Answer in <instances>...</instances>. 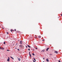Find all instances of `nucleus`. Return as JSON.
Instances as JSON below:
<instances>
[{"instance_id": "f257e3e1", "label": "nucleus", "mask_w": 62, "mask_h": 62, "mask_svg": "<svg viewBox=\"0 0 62 62\" xmlns=\"http://www.w3.org/2000/svg\"><path fill=\"white\" fill-rule=\"evenodd\" d=\"M19 46H20L21 48H23V47H24L22 45H19Z\"/></svg>"}, {"instance_id": "f03ea898", "label": "nucleus", "mask_w": 62, "mask_h": 62, "mask_svg": "<svg viewBox=\"0 0 62 62\" xmlns=\"http://www.w3.org/2000/svg\"><path fill=\"white\" fill-rule=\"evenodd\" d=\"M9 59L10 58H9V57H8V58L7 59V61H8V62H9Z\"/></svg>"}, {"instance_id": "7ed1b4c3", "label": "nucleus", "mask_w": 62, "mask_h": 62, "mask_svg": "<svg viewBox=\"0 0 62 62\" xmlns=\"http://www.w3.org/2000/svg\"><path fill=\"white\" fill-rule=\"evenodd\" d=\"M54 53H56V54H58V52L56 51H55Z\"/></svg>"}, {"instance_id": "20e7f679", "label": "nucleus", "mask_w": 62, "mask_h": 62, "mask_svg": "<svg viewBox=\"0 0 62 62\" xmlns=\"http://www.w3.org/2000/svg\"><path fill=\"white\" fill-rule=\"evenodd\" d=\"M49 48H47L46 49V51H48V50H49Z\"/></svg>"}, {"instance_id": "39448f33", "label": "nucleus", "mask_w": 62, "mask_h": 62, "mask_svg": "<svg viewBox=\"0 0 62 62\" xmlns=\"http://www.w3.org/2000/svg\"><path fill=\"white\" fill-rule=\"evenodd\" d=\"M46 60L47 62H49V60L48 59H46Z\"/></svg>"}, {"instance_id": "423d86ee", "label": "nucleus", "mask_w": 62, "mask_h": 62, "mask_svg": "<svg viewBox=\"0 0 62 62\" xmlns=\"http://www.w3.org/2000/svg\"><path fill=\"white\" fill-rule=\"evenodd\" d=\"M18 59L19 61H21V59H20V58H18Z\"/></svg>"}, {"instance_id": "0eeeda50", "label": "nucleus", "mask_w": 62, "mask_h": 62, "mask_svg": "<svg viewBox=\"0 0 62 62\" xmlns=\"http://www.w3.org/2000/svg\"><path fill=\"white\" fill-rule=\"evenodd\" d=\"M27 46H28V47H29V48H31L30 46H29L28 45H27Z\"/></svg>"}, {"instance_id": "6e6552de", "label": "nucleus", "mask_w": 62, "mask_h": 62, "mask_svg": "<svg viewBox=\"0 0 62 62\" xmlns=\"http://www.w3.org/2000/svg\"><path fill=\"white\" fill-rule=\"evenodd\" d=\"M33 59L34 60H35V61H36V59H35V58H34Z\"/></svg>"}, {"instance_id": "1a4fd4ad", "label": "nucleus", "mask_w": 62, "mask_h": 62, "mask_svg": "<svg viewBox=\"0 0 62 62\" xmlns=\"http://www.w3.org/2000/svg\"><path fill=\"white\" fill-rule=\"evenodd\" d=\"M38 37L39 38H41V36H38Z\"/></svg>"}, {"instance_id": "9d476101", "label": "nucleus", "mask_w": 62, "mask_h": 62, "mask_svg": "<svg viewBox=\"0 0 62 62\" xmlns=\"http://www.w3.org/2000/svg\"><path fill=\"white\" fill-rule=\"evenodd\" d=\"M11 57V58H12V59H13L14 60V58H13V57Z\"/></svg>"}, {"instance_id": "9b49d317", "label": "nucleus", "mask_w": 62, "mask_h": 62, "mask_svg": "<svg viewBox=\"0 0 62 62\" xmlns=\"http://www.w3.org/2000/svg\"><path fill=\"white\" fill-rule=\"evenodd\" d=\"M22 41H20V44H22Z\"/></svg>"}, {"instance_id": "f8f14e48", "label": "nucleus", "mask_w": 62, "mask_h": 62, "mask_svg": "<svg viewBox=\"0 0 62 62\" xmlns=\"http://www.w3.org/2000/svg\"><path fill=\"white\" fill-rule=\"evenodd\" d=\"M1 49H2V50H4V48H1Z\"/></svg>"}, {"instance_id": "ddd939ff", "label": "nucleus", "mask_w": 62, "mask_h": 62, "mask_svg": "<svg viewBox=\"0 0 62 62\" xmlns=\"http://www.w3.org/2000/svg\"><path fill=\"white\" fill-rule=\"evenodd\" d=\"M16 33H18V32H19V31H16Z\"/></svg>"}, {"instance_id": "4468645a", "label": "nucleus", "mask_w": 62, "mask_h": 62, "mask_svg": "<svg viewBox=\"0 0 62 62\" xmlns=\"http://www.w3.org/2000/svg\"><path fill=\"white\" fill-rule=\"evenodd\" d=\"M44 50H43L42 51V52H44Z\"/></svg>"}, {"instance_id": "2eb2a0df", "label": "nucleus", "mask_w": 62, "mask_h": 62, "mask_svg": "<svg viewBox=\"0 0 62 62\" xmlns=\"http://www.w3.org/2000/svg\"><path fill=\"white\" fill-rule=\"evenodd\" d=\"M32 55H35V54H34V53H32Z\"/></svg>"}, {"instance_id": "dca6fc26", "label": "nucleus", "mask_w": 62, "mask_h": 62, "mask_svg": "<svg viewBox=\"0 0 62 62\" xmlns=\"http://www.w3.org/2000/svg\"><path fill=\"white\" fill-rule=\"evenodd\" d=\"M30 54V57H31V54Z\"/></svg>"}, {"instance_id": "f3484780", "label": "nucleus", "mask_w": 62, "mask_h": 62, "mask_svg": "<svg viewBox=\"0 0 62 62\" xmlns=\"http://www.w3.org/2000/svg\"><path fill=\"white\" fill-rule=\"evenodd\" d=\"M5 43H6L4 42V44H5Z\"/></svg>"}, {"instance_id": "a211bd4d", "label": "nucleus", "mask_w": 62, "mask_h": 62, "mask_svg": "<svg viewBox=\"0 0 62 62\" xmlns=\"http://www.w3.org/2000/svg\"><path fill=\"white\" fill-rule=\"evenodd\" d=\"M52 54H50V55H52Z\"/></svg>"}, {"instance_id": "6ab92c4d", "label": "nucleus", "mask_w": 62, "mask_h": 62, "mask_svg": "<svg viewBox=\"0 0 62 62\" xmlns=\"http://www.w3.org/2000/svg\"><path fill=\"white\" fill-rule=\"evenodd\" d=\"M12 30H10V31H11V32H12Z\"/></svg>"}, {"instance_id": "aec40b11", "label": "nucleus", "mask_w": 62, "mask_h": 62, "mask_svg": "<svg viewBox=\"0 0 62 62\" xmlns=\"http://www.w3.org/2000/svg\"><path fill=\"white\" fill-rule=\"evenodd\" d=\"M35 49H38V48H37V47H36V48H35Z\"/></svg>"}, {"instance_id": "412c9836", "label": "nucleus", "mask_w": 62, "mask_h": 62, "mask_svg": "<svg viewBox=\"0 0 62 62\" xmlns=\"http://www.w3.org/2000/svg\"><path fill=\"white\" fill-rule=\"evenodd\" d=\"M17 50H18V51H20V50H19V49H18Z\"/></svg>"}, {"instance_id": "4be33fe9", "label": "nucleus", "mask_w": 62, "mask_h": 62, "mask_svg": "<svg viewBox=\"0 0 62 62\" xmlns=\"http://www.w3.org/2000/svg\"><path fill=\"white\" fill-rule=\"evenodd\" d=\"M33 62H35V61H34V60H33Z\"/></svg>"}, {"instance_id": "5701e85b", "label": "nucleus", "mask_w": 62, "mask_h": 62, "mask_svg": "<svg viewBox=\"0 0 62 62\" xmlns=\"http://www.w3.org/2000/svg\"><path fill=\"white\" fill-rule=\"evenodd\" d=\"M58 61H59V62H61V61H59V60Z\"/></svg>"}, {"instance_id": "b1692460", "label": "nucleus", "mask_w": 62, "mask_h": 62, "mask_svg": "<svg viewBox=\"0 0 62 62\" xmlns=\"http://www.w3.org/2000/svg\"><path fill=\"white\" fill-rule=\"evenodd\" d=\"M28 50H29V51H30V49L29 48V49H28Z\"/></svg>"}, {"instance_id": "393cba45", "label": "nucleus", "mask_w": 62, "mask_h": 62, "mask_svg": "<svg viewBox=\"0 0 62 62\" xmlns=\"http://www.w3.org/2000/svg\"><path fill=\"white\" fill-rule=\"evenodd\" d=\"M7 51H9V50H7Z\"/></svg>"}, {"instance_id": "a878e982", "label": "nucleus", "mask_w": 62, "mask_h": 62, "mask_svg": "<svg viewBox=\"0 0 62 62\" xmlns=\"http://www.w3.org/2000/svg\"><path fill=\"white\" fill-rule=\"evenodd\" d=\"M7 34H8V32H7Z\"/></svg>"}, {"instance_id": "bb28decb", "label": "nucleus", "mask_w": 62, "mask_h": 62, "mask_svg": "<svg viewBox=\"0 0 62 62\" xmlns=\"http://www.w3.org/2000/svg\"><path fill=\"white\" fill-rule=\"evenodd\" d=\"M15 31H16V29H15Z\"/></svg>"}, {"instance_id": "cd10ccee", "label": "nucleus", "mask_w": 62, "mask_h": 62, "mask_svg": "<svg viewBox=\"0 0 62 62\" xmlns=\"http://www.w3.org/2000/svg\"><path fill=\"white\" fill-rule=\"evenodd\" d=\"M29 54H30V52H29Z\"/></svg>"}, {"instance_id": "c85d7f7f", "label": "nucleus", "mask_w": 62, "mask_h": 62, "mask_svg": "<svg viewBox=\"0 0 62 62\" xmlns=\"http://www.w3.org/2000/svg\"><path fill=\"white\" fill-rule=\"evenodd\" d=\"M43 59H45V58H43Z\"/></svg>"}, {"instance_id": "c756f323", "label": "nucleus", "mask_w": 62, "mask_h": 62, "mask_svg": "<svg viewBox=\"0 0 62 62\" xmlns=\"http://www.w3.org/2000/svg\"><path fill=\"white\" fill-rule=\"evenodd\" d=\"M44 40H42V41H44Z\"/></svg>"}, {"instance_id": "7c9ffc66", "label": "nucleus", "mask_w": 62, "mask_h": 62, "mask_svg": "<svg viewBox=\"0 0 62 62\" xmlns=\"http://www.w3.org/2000/svg\"><path fill=\"white\" fill-rule=\"evenodd\" d=\"M2 28L3 29H4V28H3V27H2Z\"/></svg>"}, {"instance_id": "2f4dec72", "label": "nucleus", "mask_w": 62, "mask_h": 62, "mask_svg": "<svg viewBox=\"0 0 62 62\" xmlns=\"http://www.w3.org/2000/svg\"><path fill=\"white\" fill-rule=\"evenodd\" d=\"M26 48H27V46H26Z\"/></svg>"}, {"instance_id": "473e14b6", "label": "nucleus", "mask_w": 62, "mask_h": 62, "mask_svg": "<svg viewBox=\"0 0 62 62\" xmlns=\"http://www.w3.org/2000/svg\"><path fill=\"white\" fill-rule=\"evenodd\" d=\"M0 49H1V47H0Z\"/></svg>"}, {"instance_id": "72a5a7b5", "label": "nucleus", "mask_w": 62, "mask_h": 62, "mask_svg": "<svg viewBox=\"0 0 62 62\" xmlns=\"http://www.w3.org/2000/svg\"><path fill=\"white\" fill-rule=\"evenodd\" d=\"M33 51H34V49H33Z\"/></svg>"}, {"instance_id": "f704fd0d", "label": "nucleus", "mask_w": 62, "mask_h": 62, "mask_svg": "<svg viewBox=\"0 0 62 62\" xmlns=\"http://www.w3.org/2000/svg\"><path fill=\"white\" fill-rule=\"evenodd\" d=\"M35 38H37V37H35Z\"/></svg>"}, {"instance_id": "c9c22d12", "label": "nucleus", "mask_w": 62, "mask_h": 62, "mask_svg": "<svg viewBox=\"0 0 62 62\" xmlns=\"http://www.w3.org/2000/svg\"><path fill=\"white\" fill-rule=\"evenodd\" d=\"M12 30V31H14V30Z\"/></svg>"}]
</instances>
